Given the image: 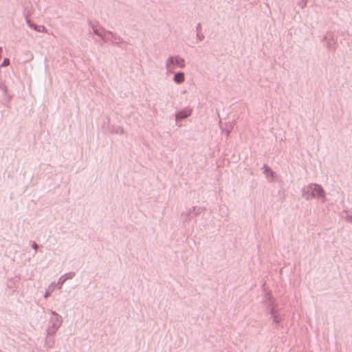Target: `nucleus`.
Wrapping results in <instances>:
<instances>
[{
  "label": "nucleus",
  "mask_w": 352,
  "mask_h": 352,
  "mask_svg": "<svg viewBox=\"0 0 352 352\" xmlns=\"http://www.w3.org/2000/svg\"><path fill=\"white\" fill-rule=\"evenodd\" d=\"M312 188V193L314 196L318 197H324V192L321 186L318 185H313L311 186Z\"/></svg>",
  "instance_id": "nucleus-2"
},
{
  "label": "nucleus",
  "mask_w": 352,
  "mask_h": 352,
  "mask_svg": "<svg viewBox=\"0 0 352 352\" xmlns=\"http://www.w3.org/2000/svg\"><path fill=\"white\" fill-rule=\"evenodd\" d=\"M10 64V60L8 58H5L1 64V66L6 67Z\"/></svg>",
  "instance_id": "nucleus-5"
},
{
  "label": "nucleus",
  "mask_w": 352,
  "mask_h": 352,
  "mask_svg": "<svg viewBox=\"0 0 352 352\" xmlns=\"http://www.w3.org/2000/svg\"><path fill=\"white\" fill-rule=\"evenodd\" d=\"M171 64H175L179 67H184L185 66L184 60L178 56L170 57L167 62V67H170Z\"/></svg>",
  "instance_id": "nucleus-1"
},
{
  "label": "nucleus",
  "mask_w": 352,
  "mask_h": 352,
  "mask_svg": "<svg viewBox=\"0 0 352 352\" xmlns=\"http://www.w3.org/2000/svg\"><path fill=\"white\" fill-rule=\"evenodd\" d=\"M188 115V113H183L182 112H179L177 114V118L182 119L187 117Z\"/></svg>",
  "instance_id": "nucleus-4"
},
{
  "label": "nucleus",
  "mask_w": 352,
  "mask_h": 352,
  "mask_svg": "<svg viewBox=\"0 0 352 352\" xmlns=\"http://www.w3.org/2000/svg\"><path fill=\"white\" fill-rule=\"evenodd\" d=\"M174 80L177 83H182L184 81V74L179 72L175 74Z\"/></svg>",
  "instance_id": "nucleus-3"
}]
</instances>
